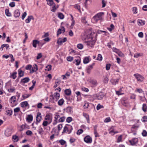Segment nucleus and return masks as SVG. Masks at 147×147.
I'll list each match as a JSON object with an SVG mask.
<instances>
[{"label": "nucleus", "mask_w": 147, "mask_h": 147, "mask_svg": "<svg viewBox=\"0 0 147 147\" xmlns=\"http://www.w3.org/2000/svg\"><path fill=\"white\" fill-rule=\"evenodd\" d=\"M104 14V12H100L93 17V19L96 22H97L99 20H101L102 19V16Z\"/></svg>", "instance_id": "f257e3e1"}, {"label": "nucleus", "mask_w": 147, "mask_h": 147, "mask_svg": "<svg viewBox=\"0 0 147 147\" xmlns=\"http://www.w3.org/2000/svg\"><path fill=\"white\" fill-rule=\"evenodd\" d=\"M134 76L135 77L138 81L142 82L144 80V78L139 74H134Z\"/></svg>", "instance_id": "f03ea898"}, {"label": "nucleus", "mask_w": 147, "mask_h": 147, "mask_svg": "<svg viewBox=\"0 0 147 147\" xmlns=\"http://www.w3.org/2000/svg\"><path fill=\"white\" fill-rule=\"evenodd\" d=\"M85 42L86 43V45L88 47H93L94 45L95 44V41L93 40H86Z\"/></svg>", "instance_id": "7ed1b4c3"}, {"label": "nucleus", "mask_w": 147, "mask_h": 147, "mask_svg": "<svg viewBox=\"0 0 147 147\" xmlns=\"http://www.w3.org/2000/svg\"><path fill=\"white\" fill-rule=\"evenodd\" d=\"M18 128L19 130L20 131H21L26 129H29V127L28 125L25 124H22L20 126H19Z\"/></svg>", "instance_id": "20e7f679"}, {"label": "nucleus", "mask_w": 147, "mask_h": 147, "mask_svg": "<svg viewBox=\"0 0 147 147\" xmlns=\"http://www.w3.org/2000/svg\"><path fill=\"white\" fill-rule=\"evenodd\" d=\"M73 129L72 126H69L68 127L65 126L63 129V132H65L67 131L68 132V133H70L71 132V130Z\"/></svg>", "instance_id": "39448f33"}, {"label": "nucleus", "mask_w": 147, "mask_h": 147, "mask_svg": "<svg viewBox=\"0 0 147 147\" xmlns=\"http://www.w3.org/2000/svg\"><path fill=\"white\" fill-rule=\"evenodd\" d=\"M84 141L87 143H90L92 142V140L90 136H87L84 138Z\"/></svg>", "instance_id": "423d86ee"}, {"label": "nucleus", "mask_w": 147, "mask_h": 147, "mask_svg": "<svg viewBox=\"0 0 147 147\" xmlns=\"http://www.w3.org/2000/svg\"><path fill=\"white\" fill-rule=\"evenodd\" d=\"M30 80V79L28 77H26L24 78L21 79L20 83L21 84L23 85L24 84L28 82Z\"/></svg>", "instance_id": "0eeeda50"}, {"label": "nucleus", "mask_w": 147, "mask_h": 147, "mask_svg": "<svg viewBox=\"0 0 147 147\" xmlns=\"http://www.w3.org/2000/svg\"><path fill=\"white\" fill-rule=\"evenodd\" d=\"M12 133V131L11 129L7 128L5 131V134L7 136H9L11 135Z\"/></svg>", "instance_id": "6e6552de"}, {"label": "nucleus", "mask_w": 147, "mask_h": 147, "mask_svg": "<svg viewBox=\"0 0 147 147\" xmlns=\"http://www.w3.org/2000/svg\"><path fill=\"white\" fill-rule=\"evenodd\" d=\"M67 39L66 38H64L63 39L61 38H59L57 41V43L60 45H62L63 42H64L67 41Z\"/></svg>", "instance_id": "1a4fd4ad"}, {"label": "nucleus", "mask_w": 147, "mask_h": 147, "mask_svg": "<svg viewBox=\"0 0 147 147\" xmlns=\"http://www.w3.org/2000/svg\"><path fill=\"white\" fill-rule=\"evenodd\" d=\"M53 96V99L55 100L56 101H57L59 98L60 97V94L57 92L54 93Z\"/></svg>", "instance_id": "9d476101"}, {"label": "nucleus", "mask_w": 147, "mask_h": 147, "mask_svg": "<svg viewBox=\"0 0 147 147\" xmlns=\"http://www.w3.org/2000/svg\"><path fill=\"white\" fill-rule=\"evenodd\" d=\"M138 141L137 138H134L132 139L131 140H129V142L132 145H134L137 143Z\"/></svg>", "instance_id": "9b49d317"}, {"label": "nucleus", "mask_w": 147, "mask_h": 147, "mask_svg": "<svg viewBox=\"0 0 147 147\" xmlns=\"http://www.w3.org/2000/svg\"><path fill=\"white\" fill-rule=\"evenodd\" d=\"M45 119L49 121V123H50L52 121V115L51 114H47L45 117Z\"/></svg>", "instance_id": "f8f14e48"}, {"label": "nucleus", "mask_w": 147, "mask_h": 147, "mask_svg": "<svg viewBox=\"0 0 147 147\" xmlns=\"http://www.w3.org/2000/svg\"><path fill=\"white\" fill-rule=\"evenodd\" d=\"M104 94L102 92H100L96 95V98L98 100H100L102 98Z\"/></svg>", "instance_id": "ddd939ff"}, {"label": "nucleus", "mask_w": 147, "mask_h": 147, "mask_svg": "<svg viewBox=\"0 0 147 147\" xmlns=\"http://www.w3.org/2000/svg\"><path fill=\"white\" fill-rule=\"evenodd\" d=\"M94 63H93L92 65L89 66L86 69V72L88 74H90L92 69L93 68V66L94 65Z\"/></svg>", "instance_id": "4468645a"}, {"label": "nucleus", "mask_w": 147, "mask_h": 147, "mask_svg": "<svg viewBox=\"0 0 147 147\" xmlns=\"http://www.w3.org/2000/svg\"><path fill=\"white\" fill-rule=\"evenodd\" d=\"M138 24L139 25L142 26L145 24V21L139 19L138 20Z\"/></svg>", "instance_id": "2eb2a0df"}, {"label": "nucleus", "mask_w": 147, "mask_h": 147, "mask_svg": "<svg viewBox=\"0 0 147 147\" xmlns=\"http://www.w3.org/2000/svg\"><path fill=\"white\" fill-rule=\"evenodd\" d=\"M31 19H34L33 17L32 16H30L28 17V18L25 20V22L26 23H28L30 22Z\"/></svg>", "instance_id": "dca6fc26"}, {"label": "nucleus", "mask_w": 147, "mask_h": 147, "mask_svg": "<svg viewBox=\"0 0 147 147\" xmlns=\"http://www.w3.org/2000/svg\"><path fill=\"white\" fill-rule=\"evenodd\" d=\"M20 13L19 10H16L14 11V16L16 18L18 17L20 15Z\"/></svg>", "instance_id": "f3484780"}, {"label": "nucleus", "mask_w": 147, "mask_h": 147, "mask_svg": "<svg viewBox=\"0 0 147 147\" xmlns=\"http://www.w3.org/2000/svg\"><path fill=\"white\" fill-rule=\"evenodd\" d=\"M18 72L19 74V77H21L24 76V72L22 70L19 69L18 71Z\"/></svg>", "instance_id": "a211bd4d"}, {"label": "nucleus", "mask_w": 147, "mask_h": 147, "mask_svg": "<svg viewBox=\"0 0 147 147\" xmlns=\"http://www.w3.org/2000/svg\"><path fill=\"white\" fill-rule=\"evenodd\" d=\"M41 113H38L36 117V120L37 122H40L41 120V116H40Z\"/></svg>", "instance_id": "6ab92c4d"}, {"label": "nucleus", "mask_w": 147, "mask_h": 147, "mask_svg": "<svg viewBox=\"0 0 147 147\" xmlns=\"http://www.w3.org/2000/svg\"><path fill=\"white\" fill-rule=\"evenodd\" d=\"M119 81V79H112L111 80V82L113 84L115 85L118 83Z\"/></svg>", "instance_id": "aec40b11"}, {"label": "nucleus", "mask_w": 147, "mask_h": 147, "mask_svg": "<svg viewBox=\"0 0 147 147\" xmlns=\"http://www.w3.org/2000/svg\"><path fill=\"white\" fill-rule=\"evenodd\" d=\"M83 116L87 119V121L88 123H90V120L89 119V115L86 113H83Z\"/></svg>", "instance_id": "412c9836"}, {"label": "nucleus", "mask_w": 147, "mask_h": 147, "mask_svg": "<svg viewBox=\"0 0 147 147\" xmlns=\"http://www.w3.org/2000/svg\"><path fill=\"white\" fill-rule=\"evenodd\" d=\"M39 43V42L36 40H34L33 41L32 45L33 46L36 48V45L38 44Z\"/></svg>", "instance_id": "4be33fe9"}, {"label": "nucleus", "mask_w": 147, "mask_h": 147, "mask_svg": "<svg viewBox=\"0 0 147 147\" xmlns=\"http://www.w3.org/2000/svg\"><path fill=\"white\" fill-rule=\"evenodd\" d=\"M38 70L37 65L36 64L34 65L32 68V72H36Z\"/></svg>", "instance_id": "5701e85b"}, {"label": "nucleus", "mask_w": 147, "mask_h": 147, "mask_svg": "<svg viewBox=\"0 0 147 147\" xmlns=\"http://www.w3.org/2000/svg\"><path fill=\"white\" fill-rule=\"evenodd\" d=\"M28 105L27 101L22 102L21 103V106L22 107H26Z\"/></svg>", "instance_id": "b1692460"}, {"label": "nucleus", "mask_w": 147, "mask_h": 147, "mask_svg": "<svg viewBox=\"0 0 147 147\" xmlns=\"http://www.w3.org/2000/svg\"><path fill=\"white\" fill-rule=\"evenodd\" d=\"M47 4L50 6L54 5L55 3L53 2V0H47Z\"/></svg>", "instance_id": "393cba45"}, {"label": "nucleus", "mask_w": 147, "mask_h": 147, "mask_svg": "<svg viewBox=\"0 0 147 147\" xmlns=\"http://www.w3.org/2000/svg\"><path fill=\"white\" fill-rule=\"evenodd\" d=\"M89 58L88 57H85L84 59L83 62L84 64H86L89 62Z\"/></svg>", "instance_id": "a878e982"}, {"label": "nucleus", "mask_w": 147, "mask_h": 147, "mask_svg": "<svg viewBox=\"0 0 147 147\" xmlns=\"http://www.w3.org/2000/svg\"><path fill=\"white\" fill-rule=\"evenodd\" d=\"M64 102V100L62 98L59 100L58 102V104L59 106H62Z\"/></svg>", "instance_id": "bb28decb"}, {"label": "nucleus", "mask_w": 147, "mask_h": 147, "mask_svg": "<svg viewBox=\"0 0 147 147\" xmlns=\"http://www.w3.org/2000/svg\"><path fill=\"white\" fill-rule=\"evenodd\" d=\"M26 119L28 121L30 122L32 121L33 119L32 116L30 115H28L26 118Z\"/></svg>", "instance_id": "cd10ccee"}, {"label": "nucleus", "mask_w": 147, "mask_h": 147, "mask_svg": "<svg viewBox=\"0 0 147 147\" xmlns=\"http://www.w3.org/2000/svg\"><path fill=\"white\" fill-rule=\"evenodd\" d=\"M90 83H91L93 85L96 86L97 84V82L96 80H91L90 82Z\"/></svg>", "instance_id": "c85d7f7f"}, {"label": "nucleus", "mask_w": 147, "mask_h": 147, "mask_svg": "<svg viewBox=\"0 0 147 147\" xmlns=\"http://www.w3.org/2000/svg\"><path fill=\"white\" fill-rule=\"evenodd\" d=\"M11 102V103H14L16 101V98L15 96H13L10 98Z\"/></svg>", "instance_id": "c756f323"}, {"label": "nucleus", "mask_w": 147, "mask_h": 147, "mask_svg": "<svg viewBox=\"0 0 147 147\" xmlns=\"http://www.w3.org/2000/svg\"><path fill=\"white\" fill-rule=\"evenodd\" d=\"M74 61L73 62V63H75L76 62V65H79L80 63V59L79 58V59H75L74 60Z\"/></svg>", "instance_id": "7c9ffc66"}, {"label": "nucleus", "mask_w": 147, "mask_h": 147, "mask_svg": "<svg viewBox=\"0 0 147 147\" xmlns=\"http://www.w3.org/2000/svg\"><path fill=\"white\" fill-rule=\"evenodd\" d=\"M65 94L67 95H69L71 94V90L69 89H66L65 90Z\"/></svg>", "instance_id": "2f4dec72"}, {"label": "nucleus", "mask_w": 147, "mask_h": 147, "mask_svg": "<svg viewBox=\"0 0 147 147\" xmlns=\"http://www.w3.org/2000/svg\"><path fill=\"white\" fill-rule=\"evenodd\" d=\"M60 82V81L58 80H56L55 83V85L54 86V88H55L59 85Z\"/></svg>", "instance_id": "473e14b6"}, {"label": "nucleus", "mask_w": 147, "mask_h": 147, "mask_svg": "<svg viewBox=\"0 0 147 147\" xmlns=\"http://www.w3.org/2000/svg\"><path fill=\"white\" fill-rule=\"evenodd\" d=\"M38 131L39 134L40 135H42L43 134L44 130H43V129L42 127H39Z\"/></svg>", "instance_id": "72a5a7b5"}, {"label": "nucleus", "mask_w": 147, "mask_h": 147, "mask_svg": "<svg viewBox=\"0 0 147 147\" xmlns=\"http://www.w3.org/2000/svg\"><path fill=\"white\" fill-rule=\"evenodd\" d=\"M5 13L6 15L7 16H11V13H9L8 9H6L5 10Z\"/></svg>", "instance_id": "f704fd0d"}, {"label": "nucleus", "mask_w": 147, "mask_h": 147, "mask_svg": "<svg viewBox=\"0 0 147 147\" xmlns=\"http://www.w3.org/2000/svg\"><path fill=\"white\" fill-rule=\"evenodd\" d=\"M122 91L121 88L118 91H116V94L118 95H121L124 94L123 93L121 92Z\"/></svg>", "instance_id": "c9c22d12"}, {"label": "nucleus", "mask_w": 147, "mask_h": 147, "mask_svg": "<svg viewBox=\"0 0 147 147\" xmlns=\"http://www.w3.org/2000/svg\"><path fill=\"white\" fill-rule=\"evenodd\" d=\"M102 58L101 55L100 54H98L96 59L97 60L101 61L102 60Z\"/></svg>", "instance_id": "e433bc0d"}, {"label": "nucleus", "mask_w": 147, "mask_h": 147, "mask_svg": "<svg viewBox=\"0 0 147 147\" xmlns=\"http://www.w3.org/2000/svg\"><path fill=\"white\" fill-rule=\"evenodd\" d=\"M58 17L61 19H63L64 18V15L61 13H59L58 14Z\"/></svg>", "instance_id": "4c0bfd02"}, {"label": "nucleus", "mask_w": 147, "mask_h": 147, "mask_svg": "<svg viewBox=\"0 0 147 147\" xmlns=\"http://www.w3.org/2000/svg\"><path fill=\"white\" fill-rule=\"evenodd\" d=\"M72 108L71 107H68L66 109V112L67 113H70L72 111Z\"/></svg>", "instance_id": "58836bf2"}, {"label": "nucleus", "mask_w": 147, "mask_h": 147, "mask_svg": "<svg viewBox=\"0 0 147 147\" xmlns=\"http://www.w3.org/2000/svg\"><path fill=\"white\" fill-rule=\"evenodd\" d=\"M65 119V117H60V118L58 120V121L59 122H63Z\"/></svg>", "instance_id": "ea45409f"}, {"label": "nucleus", "mask_w": 147, "mask_h": 147, "mask_svg": "<svg viewBox=\"0 0 147 147\" xmlns=\"http://www.w3.org/2000/svg\"><path fill=\"white\" fill-rule=\"evenodd\" d=\"M12 139L14 140V142H17L19 140V138L18 136H13L12 137Z\"/></svg>", "instance_id": "a19ab883"}, {"label": "nucleus", "mask_w": 147, "mask_h": 147, "mask_svg": "<svg viewBox=\"0 0 147 147\" xmlns=\"http://www.w3.org/2000/svg\"><path fill=\"white\" fill-rule=\"evenodd\" d=\"M104 106L102 105H100V104H98L96 107V109L98 110L100 109L103 108Z\"/></svg>", "instance_id": "79ce46f5"}, {"label": "nucleus", "mask_w": 147, "mask_h": 147, "mask_svg": "<svg viewBox=\"0 0 147 147\" xmlns=\"http://www.w3.org/2000/svg\"><path fill=\"white\" fill-rule=\"evenodd\" d=\"M30 95V94H25L22 95V96L24 99H25L29 97Z\"/></svg>", "instance_id": "37998d69"}, {"label": "nucleus", "mask_w": 147, "mask_h": 147, "mask_svg": "<svg viewBox=\"0 0 147 147\" xmlns=\"http://www.w3.org/2000/svg\"><path fill=\"white\" fill-rule=\"evenodd\" d=\"M122 138V135H120L117 138V142H119L121 141V140Z\"/></svg>", "instance_id": "c03bdc74"}, {"label": "nucleus", "mask_w": 147, "mask_h": 147, "mask_svg": "<svg viewBox=\"0 0 147 147\" xmlns=\"http://www.w3.org/2000/svg\"><path fill=\"white\" fill-rule=\"evenodd\" d=\"M77 48L80 49H82L83 48V46L82 44H79L77 45Z\"/></svg>", "instance_id": "a18cd8bd"}, {"label": "nucleus", "mask_w": 147, "mask_h": 147, "mask_svg": "<svg viewBox=\"0 0 147 147\" xmlns=\"http://www.w3.org/2000/svg\"><path fill=\"white\" fill-rule=\"evenodd\" d=\"M142 109L144 112H146V111L147 107L145 104H144L143 105Z\"/></svg>", "instance_id": "49530a36"}, {"label": "nucleus", "mask_w": 147, "mask_h": 147, "mask_svg": "<svg viewBox=\"0 0 147 147\" xmlns=\"http://www.w3.org/2000/svg\"><path fill=\"white\" fill-rule=\"evenodd\" d=\"M53 6L52 7L51 9V11L53 12H55L56 10L58 8V7L56 8L55 7V4L54 5H53Z\"/></svg>", "instance_id": "de8ad7c7"}, {"label": "nucleus", "mask_w": 147, "mask_h": 147, "mask_svg": "<svg viewBox=\"0 0 147 147\" xmlns=\"http://www.w3.org/2000/svg\"><path fill=\"white\" fill-rule=\"evenodd\" d=\"M16 74H17V72H14L11 75V76L12 77V78L13 79H14L16 78Z\"/></svg>", "instance_id": "09e8293b"}, {"label": "nucleus", "mask_w": 147, "mask_h": 147, "mask_svg": "<svg viewBox=\"0 0 147 147\" xmlns=\"http://www.w3.org/2000/svg\"><path fill=\"white\" fill-rule=\"evenodd\" d=\"M132 11L134 13H137V8L136 7H133L132 8Z\"/></svg>", "instance_id": "8fccbe9b"}, {"label": "nucleus", "mask_w": 147, "mask_h": 147, "mask_svg": "<svg viewBox=\"0 0 147 147\" xmlns=\"http://www.w3.org/2000/svg\"><path fill=\"white\" fill-rule=\"evenodd\" d=\"M135 92H138L139 93H142L143 92L141 88H137L135 90Z\"/></svg>", "instance_id": "3c124183"}, {"label": "nucleus", "mask_w": 147, "mask_h": 147, "mask_svg": "<svg viewBox=\"0 0 147 147\" xmlns=\"http://www.w3.org/2000/svg\"><path fill=\"white\" fill-rule=\"evenodd\" d=\"M60 116L58 114V113H57L56 114L55 118V121H57L58 119L59 118H60Z\"/></svg>", "instance_id": "603ef678"}, {"label": "nucleus", "mask_w": 147, "mask_h": 147, "mask_svg": "<svg viewBox=\"0 0 147 147\" xmlns=\"http://www.w3.org/2000/svg\"><path fill=\"white\" fill-rule=\"evenodd\" d=\"M52 66L51 65H48L46 67V69L48 71L51 70Z\"/></svg>", "instance_id": "864d4df0"}, {"label": "nucleus", "mask_w": 147, "mask_h": 147, "mask_svg": "<svg viewBox=\"0 0 147 147\" xmlns=\"http://www.w3.org/2000/svg\"><path fill=\"white\" fill-rule=\"evenodd\" d=\"M7 115H11L12 114L13 111L11 110H8L6 111Z\"/></svg>", "instance_id": "5fc2aeb1"}, {"label": "nucleus", "mask_w": 147, "mask_h": 147, "mask_svg": "<svg viewBox=\"0 0 147 147\" xmlns=\"http://www.w3.org/2000/svg\"><path fill=\"white\" fill-rule=\"evenodd\" d=\"M15 88L14 87L11 88H10L8 89V91L9 92H13L14 91Z\"/></svg>", "instance_id": "6e6d98bb"}, {"label": "nucleus", "mask_w": 147, "mask_h": 147, "mask_svg": "<svg viewBox=\"0 0 147 147\" xmlns=\"http://www.w3.org/2000/svg\"><path fill=\"white\" fill-rule=\"evenodd\" d=\"M142 120L144 122H146L147 121V117L146 116H144L142 119Z\"/></svg>", "instance_id": "4d7b16f0"}, {"label": "nucleus", "mask_w": 147, "mask_h": 147, "mask_svg": "<svg viewBox=\"0 0 147 147\" xmlns=\"http://www.w3.org/2000/svg\"><path fill=\"white\" fill-rule=\"evenodd\" d=\"M59 143L62 145H63L65 144L66 142L64 140H61L59 141Z\"/></svg>", "instance_id": "13d9d810"}, {"label": "nucleus", "mask_w": 147, "mask_h": 147, "mask_svg": "<svg viewBox=\"0 0 147 147\" xmlns=\"http://www.w3.org/2000/svg\"><path fill=\"white\" fill-rule=\"evenodd\" d=\"M67 60L68 61H71L73 59V57L71 56H69L67 57Z\"/></svg>", "instance_id": "bf43d9fd"}, {"label": "nucleus", "mask_w": 147, "mask_h": 147, "mask_svg": "<svg viewBox=\"0 0 147 147\" xmlns=\"http://www.w3.org/2000/svg\"><path fill=\"white\" fill-rule=\"evenodd\" d=\"M26 134L27 135L30 136L32 134V132L30 130H28L26 132Z\"/></svg>", "instance_id": "052dcab7"}, {"label": "nucleus", "mask_w": 147, "mask_h": 147, "mask_svg": "<svg viewBox=\"0 0 147 147\" xmlns=\"http://www.w3.org/2000/svg\"><path fill=\"white\" fill-rule=\"evenodd\" d=\"M112 50L113 52L116 53H117L119 51V49H117L115 47H113L112 48Z\"/></svg>", "instance_id": "680f3d73"}, {"label": "nucleus", "mask_w": 147, "mask_h": 147, "mask_svg": "<svg viewBox=\"0 0 147 147\" xmlns=\"http://www.w3.org/2000/svg\"><path fill=\"white\" fill-rule=\"evenodd\" d=\"M83 130L82 129H80L78 130L77 132V134L78 135H80L83 133Z\"/></svg>", "instance_id": "e2e57ef3"}, {"label": "nucleus", "mask_w": 147, "mask_h": 147, "mask_svg": "<svg viewBox=\"0 0 147 147\" xmlns=\"http://www.w3.org/2000/svg\"><path fill=\"white\" fill-rule=\"evenodd\" d=\"M49 123H48V122L47 121H43L42 123V125L43 126H47L48 124H49Z\"/></svg>", "instance_id": "0e129e2a"}, {"label": "nucleus", "mask_w": 147, "mask_h": 147, "mask_svg": "<svg viewBox=\"0 0 147 147\" xmlns=\"http://www.w3.org/2000/svg\"><path fill=\"white\" fill-rule=\"evenodd\" d=\"M142 134L144 136H147V132L145 130H144L142 133Z\"/></svg>", "instance_id": "69168bd1"}, {"label": "nucleus", "mask_w": 147, "mask_h": 147, "mask_svg": "<svg viewBox=\"0 0 147 147\" xmlns=\"http://www.w3.org/2000/svg\"><path fill=\"white\" fill-rule=\"evenodd\" d=\"M42 56V54L41 53H38L36 57V59L38 60Z\"/></svg>", "instance_id": "338daca9"}, {"label": "nucleus", "mask_w": 147, "mask_h": 147, "mask_svg": "<svg viewBox=\"0 0 147 147\" xmlns=\"http://www.w3.org/2000/svg\"><path fill=\"white\" fill-rule=\"evenodd\" d=\"M111 66V64L110 63L107 64L106 65V68L107 70H109Z\"/></svg>", "instance_id": "774afa93"}]
</instances>
